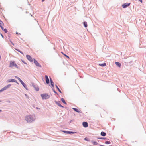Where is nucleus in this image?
<instances>
[{
    "instance_id": "2eb2a0df",
    "label": "nucleus",
    "mask_w": 146,
    "mask_h": 146,
    "mask_svg": "<svg viewBox=\"0 0 146 146\" xmlns=\"http://www.w3.org/2000/svg\"><path fill=\"white\" fill-rule=\"evenodd\" d=\"M0 27L1 28L2 30L3 31H4L5 33H7V29L6 28L4 29L3 27L2 26H0Z\"/></svg>"
},
{
    "instance_id": "2f4dec72",
    "label": "nucleus",
    "mask_w": 146,
    "mask_h": 146,
    "mask_svg": "<svg viewBox=\"0 0 146 146\" xmlns=\"http://www.w3.org/2000/svg\"><path fill=\"white\" fill-rule=\"evenodd\" d=\"M52 90L56 94L58 95V94L57 93L55 90L54 89H52Z\"/></svg>"
},
{
    "instance_id": "0eeeda50",
    "label": "nucleus",
    "mask_w": 146,
    "mask_h": 146,
    "mask_svg": "<svg viewBox=\"0 0 146 146\" xmlns=\"http://www.w3.org/2000/svg\"><path fill=\"white\" fill-rule=\"evenodd\" d=\"M20 82L23 86L27 90H28V89L27 86V85L23 82L22 80L20 81Z\"/></svg>"
},
{
    "instance_id": "f03ea898",
    "label": "nucleus",
    "mask_w": 146,
    "mask_h": 146,
    "mask_svg": "<svg viewBox=\"0 0 146 146\" xmlns=\"http://www.w3.org/2000/svg\"><path fill=\"white\" fill-rule=\"evenodd\" d=\"M13 66H15L17 68H19L17 65L16 64L15 61H10L9 67L10 68H12Z\"/></svg>"
},
{
    "instance_id": "393cba45",
    "label": "nucleus",
    "mask_w": 146,
    "mask_h": 146,
    "mask_svg": "<svg viewBox=\"0 0 146 146\" xmlns=\"http://www.w3.org/2000/svg\"><path fill=\"white\" fill-rule=\"evenodd\" d=\"M84 140H85L86 141H90V140L87 137H85L84 138Z\"/></svg>"
},
{
    "instance_id": "ea45409f",
    "label": "nucleus",
    "mask_w": 146,
    "mask_h": 146,
    "mask_svg": "<svg viewBox=\"0 0 146 146\" xmlns=\"http://www.w3.org/2000/svg\"><path fill=\"white\" fill-rule=\"evenodd\" d=\"M16 33L17 34H19V35H20V33H18L17 32H16Z\"/></svg>"
},
{
    "instance_id": "e433bc0d",
    "label": "nucleus",
    "mask_w": 146,
    "mask_h": 146,
    "mask_svg": "<svg viewBox=\"0 0 146 146\" xmlns=\"http://www.w3.org/2000/svg\"><path fill=\"white\" fill-rule=\"evenodd\" d=\"M6 102L8 103H10L11 102L10 101V100H7L6 101Z\"/></svg>"
},
{
    "instance_id": "20e7f679",
    "label": "nucleus",
    "mask_w": 146,
    "mask_h": 146,
    "mask_svg": "<svg viewBox=\"0 0 146 146\" xmlns=\"http://www.w3.org/2000/svg\"><path fill=\"white\" fill-rule=\"evenodd\" d=\"M34 62L35 64L37 67H41V65L35 59H33Z\"/></svg>"
},
{
    "instance_id": "cd10ccee",
    "label": "nucleus",
    "mask_w": 146,
    "mask_h": 146,
    "mask_svg": "<svg viewBox=\"0 0 146 146\" xmlns=\"http://www.w3.org/2000/svg\"><path fill=\"white\" fill-rule=\"evenodd\" d=\"M62 53L65 56H66V57H67V58H68V59H69L70 58L69 57V56H68L67 55H66V54H64L62 52Z\"/></svg>"
},
{
    "instance_id": "7ed1b4c3",
    "label": "nucleus",
    "mask_w": 146,
    "mask_h": 146,
    "mask_svg": "<svg viewBox=\"0 0 146 146\" xmlns=\"http://www.w3.org/2000/svg\"><path fill=\"white\" fill-rule=\"evenodd\" d=\"M41 96L42 99H47L50 98V96L47 94H41Z\"/></svg>"
},
{
    "instance_id": "6e6552de",
    "label": "nucleus",
    "mask_w": 146,
    "mask_h": 146,
    "mask_svg": "<svg viewBox=\"0 0 146 146\" xmlns=\"http://www.w3.org/2000/svg\"><path fill=\"white\" fill-rule=\"evenodd\" d=\"M27 59L30 62H33V60L30 56L29 55H27L26 56Z\"/></svg>"
},
{
    "instance_id": "c85d7f7f",
    "label": "nucleus",
    "mask_w": 146,
    "mask_h": 146,
    "mask_svg": "<svg viewBox=\"0 0 146 146\" xmlns=\"http://www.w3.org/2000/svg\"><path fill=\"white\" fill-rule=\"evenodd\" d=\"M15 77L17 78V79L19 81H21V80L19 78V77H17V76H15Z\"/></svg>"
},
{
    "instance_id": "39448f33",
    "label": "nucleus",
    "mask_w": 146,
    "mask_h": 146,
    "mask_svg": "<svg viewBox=\"0 0 146 146\" xmlns=\"http://www.w3.org/2000/svg\"><path fill=\"white\" fill-rule=\"evenodd\" d=\"M31 84L32 86L34 87L36 91H39V89L36 85L33 82L31 83Z\"/></svg>"
},
{
    "instance_id": "72a5a7b5",
    "label": "nucleus",
    "mask_w": 146,
    "mask_h": 146,
    "mask_svg": "<svg viewBox=\"0 0 146 146\" xmlns=\"http://www.w3.org/2000/svg\"><path fill=\"white\" fill-rule=\"evenodd\" d=\"M9 41L11 43V44L13 45H14V44L12 42V41H11V40H9Z\"/></svg>"
},
{
    "instance_id": "c03bdc74",
    "label": "nucleus",
    "mask_w": 146,
    "mask_h": 146,
    "mask_svg": "<svg viewBox=\"0 0 146 146\" xmlns=\"http://www.w3.org/2000/svg\"><path fill=\"white\" fill-rule=\"evenodd\" d=\"M1 102V100H0V102Z\"/></svg>"
},
{
    "instance_id": "f257e3e1",
    "label": "nucleus",
    "mask_w": 146,
    "mask_h": 146,
    "mask_svg": "<svg viewBox=\"0 0 146 146\" xmlns=\"http://www.w3.org/2000/svg\"><path fill=\"white\" fill-rule=\"evenodd\" d=\"M25 119L27 123H32L35 121L36 117L35 115H27L25 117Z\"/></svg>"
},
{
    "instance_id": "6ab92c4d",
    "label": "nucleus",
    "mask_w": 146,
    "mask_h": 146,
    "mask_svg": "<svg viewBox=\"0 0 146 146\" xmlns=\"http://www.w3.org/2000/svg\"><path fill=\"white\" fill-rule=\"evenodd\" d=\"M61 101L65 104H67L66 103L64 99L63 98H62L61 99Z\"/></svg>"
},
{
    "instance_id": "4c0bfd02",
    "label": "nucleus",
    "mask_w": 146,
    "mask_h": 146,
    "mask_svg": "<svg viewBox=\"0 0 146 146\" xmlns=\"http://www.w3.org/2000/svg\"><path fill=\"white\" fill-rule=\"evenodd\" d=\"M0 35L1 36V37L3 38L4 37H3V35H2V34L1 33H0Z\"/></svg>"
},
{
    "instance_id": "7c9ffc66",
    "label": "nucleus",
    "mask_w": 146,
    "mask_h": 146,
    "mask_svg": "<svg viewBox=\"0 0 146 146\" xmlns=\"http://www.w3.org/2000/svg\"><path fill=\"white\" fill-rule=\"evenodd\" d=\"M11 86V85L10 84H9L7 85V86H6L7 88H8L10 87Z\"/></svg>"
},
{
    "instance_id": "4468645a",
    "label": "nucleus",
    "mask_w": 146,
    "mask_h": 146,
    "mask_svg": "<svg viewBox=\"0 0 146 146\" xmlns=\"http://www.w3.org/2000/svg\"><path fill=\"white\" fill-rule=\"evenodd\" d=\"M55 103L57 104L58 106L62 107V108H64V107L62 106L58 102L56 101H54Z\"/></svg>"
},
{
    "instance_id": "58836bf2",
    "label": "nucleus",
    "mask_w": 146,
    "mask_h": 146,
    "mask_svg": "<svg viewBox=\"0 0 146 146\" xmlns=\"http://www.w3.org/2000/svg\"><path fill=\"white\" fill-rule=\"evenodd\" d=\"M36 108L38 110H40V108H38V107H36Z\"/></svg>"
},
{
    "instance_id": "5701e85b",
    "label": "nucleus",
    "mask_w": 146,
    "mask_h": 146,
    "mask_svg": "<svg viewBox=\"0 0 146 146\" xmlns=\"http://www.w3.org/2000/svg\"><path fill=\"white\" fill-rule=\"evenodd\" d=\"M100 66L104 67L106 66V64L105 63H104L102 64H99Z\"/></svg>"
},
{
    "instance_id": "79ce46f5",
    "label": "nucleus",
    "mask_w": 146,
    "mask_h": 146,
    "mask_svg": "<svg viewBox=\"0 0 146 146\" xmlns=\"http://www.w3.org/2000/svg\"><path fill=\"white\" fill-rule=\"evenodd\" d=\"M2 111V110H0V112H1Z\"/></svg>"
},
{
    "instance_id": "f704fd0d",
    "label": "nucleus",
    "mask_w": 146,
    "mask_h": 146,
    "mask_svg": "<svg viewBox=\"0 0 146 146\" xmlns=\"http://www.w3.org/2000/svg\"><path fill=\"white\" fill-rule=\"evenodd\" d=\"M22 62L23 63H24V64H27V63H26L24 61L22 60Z\"/></svg>"
},
{
    "instance_id": "b1692460",
    "label": "nucleus",
    "mask_w": 146,
    "mask_h": 146,
    "mask_svg": "<svg viewBox=\"0 0 146 146\" xmlns=\"http://www.w3.org/2000/svg\"><path fill=\"white\" fill-rule=\"evenodd\" d=\"M15 49V50H16V51H17L19 52L20 53H21V54H23H23H23V52H22L20 50H19V49Z\"/></svg>"
},
{
    "instance_id": "dca6fc26",
    "label": "nucleus",
    "mask_w": 146,
    "mask_h": 146,
    "mask_svg": "<svg viewBox=\"0 0 146 146\" xmlns=\"http://www.w3.org/2000/svg\"><path fill=\"white\" fill-rule=\"evenodd\" d=\"M72 109L76 112L80 113V112L78 109L76 108H73Z\"/></svg>"
},
{
    "instance_id": "1a4fd4ad",
    "label": "nucleus",
    "mask_w": 146,
    "mask_h": 146,
    "mask_svg": "<svg viewBox=\"0 0 146 146\" xmlns=\"http://www.w3.org/2000/svg\"><path fill=\"white\" fill-rule=\"evenodd\" d=\"M130 4V3H125L122 5V7L123 8H125L129 6Z\"/></svg>"
},
{
    "instance_id": "a211bd4d",
    "label": "nucleus",
    "mask_w": 146,
    "mask_h": 146,
    "mask_svg": "<svg viewBox=\"0 0 146 146\" xmlns=\"http://www.w3.org/2000/svg\"><path fill=\"white\" fill-rule=\"evenodd\" d=\"M91 142L94 145H96L98 144V143L96 142L95 141L93 140L91 141Z\"/></svg>"
},
{
    "instance_id": "a19ab883",
    "label": "nucleus",
    "mask_w": 146,
    "mask_h": 146,
    "mask_svg": "<svg viewBox=\"0 0 146 146\" xmlns=\"http://www.w3.org/2000/svg\"><path fill=\"white\" fill-rule=\"evenodd\" d=\"M141 3L142 2V0H138Z\"/></svg>"
},
{
    "instance_id": "423d86ee",
    "label": "nucleus",
    "mask_w": 146,
    "mask_h": 146,
    "mask_svg": "<svg viewBox=\"0 0 146 146\" xmlns=\"http://www.w3.org/2000/svg\"><path fill=\"white\" fill-rule=\"evenodd\" d=\"M61 131L63 132L64 133H65L66 134H73L75 133H76V132H74L72 131H65L64 130H62Z\"/></svg>"
},
{
    "instance_id": "473e14b6",
    "label": "nucleus",
    "mask_w": 146,
    "mask_h": 146,
    "mask_svg": "<svg viewBox=\"0 0 146 146\" xmlns=\"http://www.w3.org/2000/svg\"><path fill=\"white\" fill-rule=\"evenodd\" d=\"M25 95L26 97L27 98H29V96H28L27 94H25Z\"/></svg>"
},
{
    "instance_id": "37998d69",
    "label": "nucleus",
    "mask_w": 146,
    "mask_h": 146,
    "mask_svg": "<svg viewBox=\"0 0 146 146\" xmlns=\"http://www.w3.org/2000/svg\"><path fill=\"white\" fill-rule=\"evenodd\" d=\"M45 0H42V2H43Z\"/></svg>"
},
{
    "instance_id": "9b49d317",
    "label": "nucleus",
    "mask_w": 146,
    "mask_h": 146,
    "mask_svg": "<svg viewBox=\"0 0 146 146\" xmlns=\"http://www.w3.org/2000/svg\"><path fill=\"white\" fill-rule=\"evenodd\" d=\"M45 78H46V83L47 84H48L49 83H50V82H49V79L48 78V76L47 75H45Z\"/></svg>"
},
{
    "instance_id": "f3484780",
    "label": "nucleus",
    "mask_w": 146,
    "mask_h": 146,
    "mask_svg": "<svg viewBox=\"0 0 146 146\" xmlns=\"http://www.w3.org/2000/svg\"><path fill=\"white\" fill-rule=\"evenodd\" d=\"M100 135L102 136H105L106 135V134L105 132L102 131L101 132Z\"/></svg>"
},
{
    "instance_id": "bb28decb",
    "label": "nucleus",
    "mask_w": 146,
    "mask_h": 146,
    "mask_svg": "<svg viewBox=\"0 0 146 146\" xmlns=\"http://www.w3.org/2000/svg\"><path fill=\"white\" fill-rule=\"evenodd\" d=\"M105 143L106 144H110L111 143V142L110 141H106Z\"/></svg>"
},
{
    "instance_id": "412c9836",
    "label": "nucleus",
    "mask_w": 146,
    "mask_h": 146,
    "mask_svg": "<svg viewBox=\"0 0 146 146\" xmlns=\"http://www.w3.org/2000/svg\"><path fill=\"white\" fill-rule=\"evenodd\" d=\"M55 86L56 87V88L57 89V90H58L59 91V92L60 93H62V92L60 90V89L58 87V86H57L56 85H55Z\"/></svg>"
},
{
    "instance_id": "c9c22d12",
    "label": "nucleus",
    "mask_w": 146,
    "mask_h": 146,
    "mask_svg": "<svg viewBox=\"0 0 146 146\" xmlns=\"http://www.w3.org/2000/svg\"><path fill=\"white\" fill-rule=\"evenodd\" d=\"M3 91V88H2L1 90H0V92Z\"/></svg>"
},
{
    "instance_id": "f8f14e48",
    "label": "nucleus",
    "mask_w": 146,
    "mask_h": 146,
    "mask_svg": "<svg viewBox=\"0 0 146 146\" xmlns=\"http://www.w3.org/2000/svg\"><path fill=\"white\" fill-rule=\"evenodd\" d=\"M82 125L85 128L87 127L88 126V123L86 122H83L82 123Z\"/></svg>"
},
{
    "instance_id": "9d476101",
    "label": "nucleus",
    "mask_w": 146,
    "mask_h": 146,
    "mask_svg": "<svg viewBox=\"0 0 146 146\" xmlns=\"http://www.w3.org/2000/svg\"><path fill=\"white\" fill-rule=\"evenodd\" d=\"M8 82H14L16 83L17 84H18L17 82L15 80V79H9L7 80Z\"/></svg>"
},
{
    "instance_id": "ddd939ff",
    "label": "nucleus",
    "mask_w": 146,
    "mask_h": 146,
    "mask_svg": "<svg viewBox=\"0 0 146 146\" xmlns=\"http://www.w3.org/2000/svg\"><path fill=\"white\" fill-rule=\"evenodd\" d=\"M50 84H51V85L52 86V87H53V88L54 87V82H53V81L52 80V79L50 77Z\"/></svg>"
},
{
    "instance_id": "aec40b11",
    "label": "nucleus",
    "mask_w": 146,
    "mask_h": 146,
    "mask_svg": "<svg viewBox=\"0 0 146 146\" xmlns=\"http://www.w3.org/2000/svg\"><path fill=\"white\" fill-rule=\"evenodd\" d=\"M115 64L117 66L119 67H120L121 64L120 63L118 62H115Z\"/></svg>"
},
{
    "instance_id": "a878e982",
    "label": "nucleus",
    "mask_w": 146,
    "mask_h": 146,
    "mask_svg": "<svg viewBox=\"0 0 146 146\" xmlns=\"http://www.w3.org/2000/svg\"><path fill=\"white\" fill-rule=\"evenodd\" d=\"M98 139H106L105 137H98Z\"/></svg>"
},
{
    "instance_id": "c756f323",
    "label": "nucleus",
    "mask_w": 146,
    "mask_h": 146,
    "mask_svg": "<svg viewBox=\"0 0 146 146\" xmlns=\"http://www.w3.org/2000/svg\"><path fill=\"white\" fill-rule=\"evenodd\" d=\"M7 88L6 87V86H5L3 88V90H6Z\"/></svg>"
},
{
    "instance_id": "4be33fe9",
    "label": "nucleus",
    "mask_w": 146,
    "mask_h": 146,
    "mask_svg": "<svg viewBox=\"0 0 146 146\" xmlns=\"http://www.w3.org/2000/svg\"><path fill=\"white\" fill-rule=\"evenodd\" d=\"M85 27H87V23L86 22H84L83 23Z\"/></svg>"
}]
</instances>
